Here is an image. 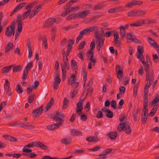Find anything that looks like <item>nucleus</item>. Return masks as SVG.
<instances>
[{
    "mask_svg": "<svg viewBox=\"0 0 159 159\" xmlns=\"http://www.w3.org/2000/svg\"><path fill=\"white\" fill-rule=\"evenodd\" d=\"M94 36L96 38L97 49L98 51H99L102 48L105 37L102 34H99V31H97L95 32Z\"/></svg>",
    "mask_w": 159,
    "mask_h": 159,
    "instance_id": "obj_1",
    "label": "nucleus"
},
{
    "mask_svg": "<svg viewBox=\"0 0 159 159\" xmlns=\"http://www.w3.org/2000/svg\"><path fill=\"white\" fill-rule=\"evenodd\" d=\"M156 22V20L155 19H141L135 23L130 24V25L131 27H139L145 24L150 25Z\"/></svg>",
    "mask_w": 159,
    "mask_h": 159,
    "instance_id": "obj_2",
    "label": "nucleus"
},
{
    "mask_svg": "<svg viewBox=\"0 0 159 159\" xmlns=\"http://www.w3.org/2000/svg\"><path fill=\"white\" fill-rule=\"evenodd\" d=\"M137 58L139 59L140 61L144 60V58L142 53L144 52V47L142 45H139L137 48Z\"/></svg>",
    "mask_w": 159,
    "mask_h": 159,
    "instance_id": "obj_3",
    "label": "nucleus"
},
{
    "mask_svg": "<svg viewBox=\"0 0 159 159\" xmlns=\"http://www.w3.org/2000/svg\"><path fill=\"white\" fill-rule=\"evenodd\" d=\"M42 108L43 105H42L33 111V116L34 118L39 117L42 114L43 111Z\"/></svg>",
    "mask_w": 159,
    "mask_h": 159,
    "instance_id": "obj_4",
    "label": "nucleus"
},
{
    "mask_svg": "<svg viewBox=\"0 0 159 159\" xmlns=\"http://www.w3.org/2000/svg\"><path fill=\"white\" fill-rule=\"evenodd\" d=\"M23 19L22 16L20 14H18L16 16V22L17 23V28L20 30L22 28V20Z\"/></svg>",
    "mask_w": 159,
    "mask_h": 159,
    "instance_id": "obj_5",
    "label": "nucleus"
},
{
    "mask_svg": "<svg viewBox=\"0 0 159 159\" xmlns=\"http://www.w3.org/2000/svg\"><path fill=\"white\" fill-rule=\"evenodd\" d=\"M123 68L120 65H117L116 67V70L117 71V76L120 80H121L122 78L123 75Z\"/></svg>",
    "mask_w": 159,
    "mask_h": 159,
    "instance_id": "obj_6",
    "label": "nucleus"
},
{
    "mask_svg": "<svg viewBox=\"0 0 159 159\" xmlns=\"http://www.w3.org/2000/svg\"><path fill=\"white\" fill-rule=\"evenodd\" d=\"M5 83L4 84V87L5 91L8 94L9 96H11V88H10V84L7 79L5 80Z\"/></svg>",
    "mask_w": 159,
    "mask_h": 159,
    "instance_id": "obj_7",
    "label": "nucleus"
},
{
    "mask_svg": "<svg viewBox=\"0 0 159 159\" xmlns=\"http://www.w3.org/2000/svg\"><path fill=\"white\" fill-rule=\"evenodd\" d=\"M114 44L116 47H120L121 46V42L120 40L118 34L117 33L114 34Z\"/></svg>",
    "mask_w": 159,
    "mask_h": 159,
    "instance_id": "obj_8",
    "label": "nucleus"
},
{
    "mask_svg": "<svg viewBox=\"0 0 159 159\" xmlns=\"http://www.w3.org/2000/svg\"><path fill=\"white\" fill-rule=\"evenodd\" d=\"M124 8L122 7H116L109 9L108 12L109 13H118L123 11Z\"/></svg>",
    "mask_w": 159,
    "mask_h": 159,
    "instance_id": "obj_9",
    "label": "nucleus"
},
{
    "mask_svg": "<svg viewBox=\"0 0 159 159\" xmlns=\"http://www.w3.org/2000/svg\"><path fill=\"white\" fill-rule=\"evenodd\" d=\"M55 21L56 19L55 18H50L48 19L44 24V27L45 28H48L49 26L52 25Z\"/></svg>",
    "mask_w": 159,
    "mask_h": 159,
    "instance_id": "obj_10",
    "label": "nucleus"
},
{
    "mask_svg": "<svg viewBox=\"0 0 159 159\" xmlns=\"http://www.w3.org/2000/svg\"><path fill=\"white\" fill-rule=\"evenodd\" d=\"M42 7V5L41 4L39 5L36 7L32 11L34 12L33 13L30 14L29 16V18L31 19L34 17L39 12V9L41 8Z\"/></svg>",
    "mask_w": 159,
    "mask_h": 159,
    "instance_id": "obj_11",
    "label": "nucleus"
},
{
    "mask_svg": "<svg viewBox=\"0 0 159 159\" xmlns=\"http://www.w3.org/2000/svg\"><path fill=\"white\" fill-rule=\"evenodd\" d=\"M90 13V11L89 10H86L82 12H79L77 13L78 18L85 17L88 15Z\"/></svg>",
    "mask_w": 159,
    "mask_h": 159,
    "instance_id": "obj_12",
    "label": "nucleus"
},
{
    "mask_svg": "<svg viewBox=\"0 0 159 159\" xmlns=\"http://www.w3.org/2000/svg\"><path fill=\"white\" fill-rule=\"evenodd\" d=\"M85 99V98H84L83 100H80V101L77 103L76 111L77 113H79L82 111L83 109V105L82 102L84 101Z\"/></svg>",
    "mask_w": 159,
    "mask_h": 159,
    "instance_id": "obj_13",
    "label": "nucleus"
},
{
    "mask_svg": "<svg viewBox=\"0 0 159 159\" xmlns=\"http://www.w3.org/2000/svg\"><path fill=\"white\" fill-rule=\"evenodd\" d=\"M146 72V80H149V79H153L154 71L152 70L151 73L149 72V69H144Z\"/></svg>",
    "mask_w": 159,
    "mask_h": 159,
    "instance_id": "obj_14",
    "label": "nucleus"
},
{
    "mask_svg": "<svg viewBox=\"0 0 159 159\" xmlns=\"http://www.w3.org/2000/svg\"><path fill=\"white\" fill-rule=\"evenodd\" d=\"M86 140L89 142H98L100 141L99 138L98 137L90 136L86 138Z\"/></svg>",
    "mask_w": 159,
    "mask_h": 159,
    "instance_id": "obj_15",
    "label": "nucleus"
},
{
    "mask_svg": "<svg viewBox=\"0 0 159 159\" xmlns=\"http://www.w3.org/2000/svg\"><path fill=\"white\" fill-rule=\"evenodd\" d=\"M70 132L71 135L72 136H80L82 135L81 132L75 129H72Z\"/></svg>",
    "mask_w": 159,
    "mask_h": 159,
    "instance_id": "obj_16",
    "label": "nucleus"
},
{
    "mask_svg": "<svg viewBox=\"0 0 159 159\" xmlns=\"http://www.w3.org/2000/svg\"><path fill=\"white\" fill-rule=\"evenodd\" d=\"M2 136L3 137L11 142H16L17 141V139L15 137L7 134L3 135Z\"/></svg>",
    "mask_w": 159,
    "mask_h": 159,
    "instance_id": "obj_17",
    "label": "nucleus"
},
{
    "mask_svg": "<svg viewBox=\"0 0 159 159\" xmlns=\"http://www.w3.org/2000/svg\"><path fill=\"white\" fill-rule=\"evenodd\" d=\"M20 127L29 129H34L35 128L34 126L33 125H30L29 123H28L25 124L24 123H22Z\"/></svg>",
    "mask_w": 159,
    "mask_h": 159,
    "instance_id": "obj_18",
    "label": "nucleus"
},
{
    "mask_svg": "<svg viewBox=\"0 0 159 159\" xmlns=\"http://www.w3.org/2000/svg\"><path fill=\"white\" fill-rule=\"evenodd\" d=\"M118 135L116 131L111 132L107 134L108 137L111 139H115Z\"/></svg>",
    "mask_w": 159,
    "mask_h": 159,
    "instance_id": "obj_19",
    "label": "nucleus"
},
{
    "mask_svg": "<svg viewBox=\"0 0 159 159\" xmlns=\"http://www.w3.org/2000/svg\"><path fill=\"white\" fill-rule=\"evenodd\" d=\"M137 17H141L146 15L147 13L146 10H142L138 9L136 10Z\"/></svg>",
    "mask_w": 159,
    "mask_h": 159,
    "instance_id": "obj_20",
    "label": "nucleus"
},
{
    "mask_svg": "<svg viewBox=\"0 0 159 159\" xmlns=\"http://www.w3.org/2000/svg\"><path fill=\"white\" fill-rule=\"evenodd\" d=\"M76 77L75 76V75L72 74L68 81V84L69 85L72 84L76 80Z\"/></svg>",
    "mask_w": 159,
    "mask_h": 159,
    "instance_id": "obj_21",
    "label": "nucleus"
},
{
    "mask_svg": "<svg viewBox=\"0 0 159 159\" xmlns=\"http://www.w3.org/2000/svg\"><path fill=\"white\" fill-rule=\"evenodd\" d=\"M85 91H86V97L88 94H89V95H91L93 93V89L91 88V86L87 85L84 93H85Z\"/></svg>",
    "mask_w": 159,
    "mask_h": 159,
    "instance_id": "obj_22",
    "label": "nucleus"
},
{
    "mask_svg": "<svg viewBox=\"0 0 159 159\" xmlns=\"http://www.w3.org/2000/svg\"><path fill=\"white\" fill-rule=\"evenodd\" d=\"M13 44L12 43H8L7 47L5 48V52H7L13 49Z\"/></svg>",
    "mask_w": 159,
    "mask_h": 159,
    "instance_id": "obj_23",
    "label": "nucleus"
},
{
    "mask_svg": "<svg viewBox=\"0 0 159 159\" xmlns=\"http://www.w3.org/2000/svg\"><path fill=\"white\" fill-rule=\"evenodd\" d=\"M123 129L126 134H131V128L129 125H127V122Z\"/></svg>",
    "mask_w": 159,
    "mask_h": 159,
    "instance_id": "obj_24",
    "label": "nucleus"
},
{
    "mask_svg": "<svg viewBox=\"0 0 159 159\" xmlns=\"http://www.w3.org/2000/svg\"><path fill=\"white\" fill-rule=\"evenodd\" d=\"M11 27L9 26L6 29L5 31V35L7 37H9L11 36Z\"/></svg>",
    "mask_w": 159,
    "mask_h": 159,
    "instance_id": "obj_25",
    "label": "nucleus"
},
{
    "mask_svg": "<svg viewBox=\"0 0 159 159\" xmlns=\"http://www.w3.org/2000/svg\"><path fill=\"white\" fill-rule=\"evenodd\" d=\"M148 41L149 43L153 47L155 48L157 45V42L154 41L152 39L148 37Z\"/></svg>",
    "mask_w": 159,
    "mask_h": 159,
    "instance_id": "obj_26",
    "label": "nucleus"
},
{
    "mask_svg": "<svg viewBox=\"0 0 159 159\" xmlns=\"http://www.w3.org/2000/svg\"><path fill=\"white\" fill-rule=\"evenodd\" d=\"M63 62L64 63V64L62 63L61 65H62L65 68H66L67 70H69L70 69V66L68 59L66 58V60H64Z\"/></svg>",
    "mask_w": 159,
    "mask_h": 159,
    "instance_id": "obj_27",
    "label": "nucleus"
},
{
    "mask_svg": "<svg viewBox=\"0 0 159 159\" xmlns=\"http://www.w3.org/2000/svg\"><path fill=\"white\" fill-rule=\"evenodd\" d=\"M126 39L127 40H131L133 42H136L137 41H138V40L136 38H133L132 35L129 33H127L126 35Z\"/></svg>",
    "mask_w": 159,
    "mask_h": 159,
    "instance_id": "obj_28",
    "label": "nucleus"
},
{
    "mask_svg": "<svg viewBox=\"0 0 159 159\" xmlns=\"http://www.w3.org/2000/svg\"><path fill=\"white\" fill-rule=\"evenodd\" d=\"M13 66L12 65L6 66L3 67L1 70V72L3 73H6L9 71Z\"/></svg>",
    "mask_w": 159,
    "mask_h": 159,
    "instance_id": "obj_29",
    "label": "nucleus"
},
{
    "mask_svg": "<svg viewBox=\"0 0 159 159\" xmlns=\"http://www.w3.org/2000/svg\"><path fill=\"white\" fill-rule=\"evenodd\" d=\"M140 109L139 108L137 109L136 111H135V110L133 111L132 113V116L133 117L134 120L135 121H136L137 120V115L138 113L139 112Z\"/></svg>",
    "mask_w": 159,
    "mask_h": 159,
    "instance_id": "obj_30",
    "label": "nucleus"
},
{
    "mask_svg": "<svg viewBox=\"0 0 159 159\" xmlns=\"http://www.w3.org/2000/svg\"><path fill=\"white\" fill-rule=\"evenodd\" d=\"M54 75L55 76V81L56 83H57L58 84H60L61 81V79L60 77V74L59 72H55Z\"/></svg>",
    "mask_w": 159,
    "mask_h": 159,
    "instance_id": "obj_31",
    "label": "nucleus"
},
{
    "mask_svg": "<svg viewBox=\"0 0 159 159\" xmlns=\"http://www.w3.org/2000/svg\"><path fill=\"white\" fill-rule=\"evenodd\" d=\"M85 33L83 30L81 31L80 33L79 36L77 37L76 43H78L79 42L80 40H81L83 37V36L85 34Z\"/></svg>",
    "mask_w": 159,
    "mask_h": 159,
    "instance_id": "obj_32",
    "label": "nucleus"
},
{
    "mask_svg": "<svg viewBox=\"0 0 159 159\" xmlns=\"http://www.w3.org/2000/svg\"><path fill=\"white\" fill-rule=\"evenodd\" d=\"M136 10H132L128 12L127 15L130 17H137Z\"/></svg>",
    "mask_w": 159,
    "mask_h": 159,
    "instance_id": "obj_33",
    "label": "nucleus"
},
{
    "mask_svg": "<svg viewBox=\"0 0 159 159\" xmlns=\"http://www.w3.org/2000/svg\"><path fill=\"white\" fill-rule=\"evenodd\" d=\"M61 69L62 71V79L63 80H64L66 77V69L62 65H61Z\"/></svg>",
    "mask_w": 159,
    "mask_h": 159,
    "instance_id": "obj_34",
    "label": "nucleus"
},
{
    "mask_svg": "<svg viewBox=\"0 0 159 159\" xmlns=\"http://www.w3.org/2000/svg\"><path fill=\"white\" fill-rule=\"evenodd\" d=\"M76 18H78V16L77 14H72L66 17V20H71L72 19H75Z\"/></svg>",
    "mask_w": 159,
    "mask_h": 159,
    "instance_id": "obj_35",
    "label": "nucleus"
},
{
    "mask_svg": "<svg viewBox=\"0 0 159 159\" xmlns=\"http://www.w3.org/2000/svg\"><path fill=\"white\" fill-rule=\"evenodd\" d=\"M149 80H146L148 81L147 83L146 84L144 88H146L148 89L150 87L151 85L152 84L153 81V79H149Z\"/></svg>",
    "mask_w": 159,
    "mask_h": 159,
    "instance_id": "obj_36",
    "label": "nucleus"
},
{
    "mask_svg": "<svg viewBox=\"0 0 159 159\" xmlns=\"http://www.w3.org/2000/svg\"><path fill=\"white\" fill-rule=\"evenodd\" d=\"M126 124V122L120 123L118 125L117 128L118 130L119 131H120L123 130L125 127V125Z\"/></svg>",
    "mask_w": 159,
    "mask_h": 159,
    "instance_id": "obj_37",
    "label": "nucleus"
},
{
    "mask_svg": "<svg viewBox=\"0 0 159 159\" xmlns=\"http://www.w3.org/2000/svg\"><path fill=\"white\" fill-rule=\"evenodd\" d=\"M103 7H104V6L101 4H96L93 7L94 10L97 11L98 10L102 9Z\"/></svg>",
    "mask_w": 159,
    "mask_h": 159,
    "instance_id": "obj_38",
    "label": "nucleus"
},
{
    "mask_svg": "<svg viewBox=\"0 0 159 159\" xmlns=\"http://www.w3.org/2000/svg\"><path fill=\"white\" fill-rule=\"evenodd\" d=\"M36 4V2H33L27 5L25 9L27 10V11H28V10L29 11L30 10H31V9L30 8L33 7Z\"/></svg>",
    "mask_w": 159,
    "mask_h": 159,
    "instance_id": "obj_39",
    "label": "nucleus"
},
{
    "mask_svg": "<svg viewBox=\"0 0 159 159\" xmlns=\"http://www.w3.org/2000/svg\"><path fill=\"white\" fill-rule=\"evenodd\" d=\"M140 61L142 62L143 64L144 65V69H149V66H152L150 64L148 63V62L145 61L144 60H141Z\"/></svg>",
    "mask_w": 159,
    "mask_h": 159,
    "instance_id": "obj_40",
    "label": "nucleus"
},
{
    "mask_svg": "<svg viewBox=\"0 0 159 159\" xmlns=\"http://www.w3.org/2000/svg\"><path fill=\"white\" fill-rule=\"evenodd\" d=\"M152 60L156 64L157 63L159 62V57L157 54L152 55Z\"/></svg>",
    "mask_w": 159,
    "mask_h": 159,
    "instance_id": "obj_41",
    "label": "nucleus"
},
{
    "mask_svg": "<svg viewBox=\"0 0 159 159\" xmlns=\"http://www.w3.org/2000/svg\"><path fill=\"white\" fill-rule=\"evenodd\" d=\"M112 151V149H107L106 150H104L103 151V154H100L99 155V156H106L108 154L110 153Z\"/></svg>",
    "mask_w": 159,
    "mask_h": 159,
    "instance_id": "obj_42",
    "label": "nucleus"
},
{
    "mask_svg": "<svg viewBox=\"0 0 159 159\" xmlns=\"http://www.w3.org/2000/svg\"><path fill=\"white\" fill-rule=\"evenodd\" d=\"M134 0H133L127 3L125 5V7L130 8L136 5L135 2H134Z\"/></svg>",
    "mask_w": 159,
    "mask_h": 159,
    "instance_id": "obj_43",
    "label": "nucleus"
},
{
    "mask_svg": "<svg viewBox=\"0 0 159 159\" xmlns=\"http://www.w3.org/2000/svg\"><path fill=\"white\" fill-rule=\"evenodd\" d=\"M22 70L21 67L20 65L15 66L13 67V72H18Z\"/></svg>",
    "mask_w": 159,
    "mask_h": 159,
    "instance_id": "obj_44",
    "label": "nucleus"
},
{
    "mask_svg": "<svg viewBox=\"0 0 159 159\" xmlns=\"http://www.w3.org/2000/svg\"><path fill=\"white\" fill-rule=\"evenodd\" d=\"M28 72V71L25 70H24L23 73L22 75V79L24 81L27 77Z\"/></svg>",
    "mask_w": 159,
    "mask_h": 159,
    "instance_id": "obj_45",
    "label": "nucleus"
},
{
    "mask_svg": "<svg viewBox=\"0 0 159 159\" xmlns=\"http://www.w3.org/2000/svg\"><path fill=\"white\" fill-rule=\"evenodd\" d=\"M148 96H143L144 108L147 107H148Z\"/></svg>",
    "mask_w": 159,
    "mask_h": 159,
    "instance_id": "obj_46",
    "label": "nucleus"
},
{
    "mask_svg": "<svg viewBox=\"0 0 159 159\" xmlns=\"http://www.w3.org/2000/svg\"><path fill=\"white\" fill-rule=\"evenodd\" d=\"M71 141V139H63L61 140L62 143L66 145L69 144Z\"/></svg>",
    "mask_w": 159,
    "mask_h": 159,
    "instance_id": "obj_47",
    "label": "nucleus"
},
{
    "mask_svg": "<svg viewBox=\"0 0 159 159\" xmlns=\"http://www.w3.org/2000/svg\"><path fill=\"white\" fill-rule=\"evenodd\" d=\"M26 3H27L26 2H23L20 3L18 4L15 8L17 10V11H18L19 9L23 7L26 4Z\"/></svg>",
    "mask_w": 159,
    "mask_h": 159,
    "instance_id": "obj_48",
    "label": "nucleus"
},
{
    "mask_svg": "<svg viewBox=\"0 0 159 159\" xmlns=\"http://www.w3.org/2000/svg\"><path fill=\"white\" fill-rule=\"evenodd\" d=\"M82 113H78V115L81 117V119L83 121H85L87 119V116L85 114H82Z\"/></svg>",
    "mask_w": 159,
    "mask_h": 159,
    "instance_id": "obj_49",
    "label": "nucleus"
},
{
    "mask_svg": "<svg viewBox=\"0 0 159 159\" xmlns=\"http://www.w3.org/2000/svg\"><path fill=\"white\" fill-rule=\"evenodd\" d=\"M35 94H31L29 96V97L28 99V102L30 103H31L33 102L34 100V97L35 96Z\"/></svg>",
    "mask_w": 159,
    "mask_h": 159,
    "instance_id": "obj_50",
    "label": "nucleus"
},
{
    "mask_svg": "<svg viewBox=\"0 0 159 159\" xmlns=\"http://www.w3.org/2000/svg\"><path fill=\"white\" fill-rule=\"evenodd\" d=\"M93 51H90V50L86 52V56L88 58H93L94 56V52H93Z\"/></svg>",
    "mask_w": 159,
    "mask_h": 159,
    "instance_id": "obj_51",
    "label": "nucleus"
},
{
    "mask_svg": "<svg viewBox=\"0 0 159 159\" xmlns=\"http://www.w3.org/2000/svg\"><path fill=\"white\" fill-rule=\"evenodd\" d=\"M39 148H40L41 149L44 150H48V148L47 146L45 145L43 143L40 142Z\"/></svg>",
    "mask_w": 159,
    "mask_h": 159,
    "instance_id": "obj_52",
    "label": "nucleus"
},
{
    "mask_svg": "<svg viewBox=\"0 0 159 159\" xmlns=\"http://www.w3.org/2000/svg\"><path fill=\"white\" fill-rule=\"evenodd\" d=\"M68 102H69L67 99L65 97L63 101V104L62 107L63 109H65L67 107V105L68 104Z\"/></svg>",
    "mask_w": 159,
    "mask_h": 159,
    "instance_id": "obj_53",
    "label": "nucleus"
},
{
    "mask_svg": "<svg viewBox=\"0 0 159 159\" xmlns=\"http://www.w3.org/2000/svg\"><path fill=\"white\" fill-rule=\"evenodd\" d=\"M120 33L121 39H123L125 36V31L122 29H120Z\"/></svg>",
    "mask_w": 159,
    "mask_h": 159,
    "instance_id": "obj_54",
    "label": "nucleus"
},
{
    "mask_svg": "<svg viewBox=\"0 0 159 159\" xmlns=\"http://www.w3.org/2000/svg\"><path fill=\"white\" fill-rule=\"evenodd\" d=\"M43 44L44 46L45 49L48 48V45L47 43V39L46 37L45 36H43Z\"/></svg>",
    "mask_w": 159,
    "mask_h": 159,
    "instance_id": "obj_55",
    "label": "nucleus"
},
{
    "mask_svg": "<svg viewBox=\"0 0 159 159\" xmlns=\"http://www.w3.org/2000/svg\"><path fill=\"white\" fill-rule=\"evenodd\" d=\"M31 11V10H30L29 11L28 10V11L24 12L23 14V19H25L28 17L29 16Z\"/></svg>",
    "mask_w": 159,
    "mask_h": 159,
    "instance_id": "obj_56",
    "label": "nucleus"
},
{
    "mask_svg": "<svg viewBox=\"0 0 159 159\" xmlns=\"http://www.w3.org/2000/svg\"><path fill=\"white\" fill-rule=\"evenodd\" d=\"M79 7L78 6L68 8L69 12H73L77 9H79Z\"/></svg>",
    "mask_w": 159,
    "mask_h": 159,
    "instance_id": "obj_57",
    "label": "nucleus"
},
{
    "mask_svg": "<svg viewBox=\"0 0 159 159\" xmlns=\"http://www.w3.org/2000/svg\"><path fill=\"white\" fill-rule=\"evenodd\" d=\"M159 101V95L156 96L152 101V104L154 105L157 103Z\"/></svg>",
    "mask_w": 159,
    "mask_h": 159,
    "instance_id": "obj_58",
    "label": "nucleus"
},
{
    "mask_svg": "<svg viewBox=\"0 0 159 159\" xmlns=\"http://www.w3.org/2000/svg\"><path fill=\"white\" fill-rule=\"evenodd\" d=\"M71 66L72 67L74 68V69H77V63L75 61V60H72L71 61Z\"/></svg>",
    "mask_w": 159,
    "mask_h": 159,
    "instance_id": "obj_59",
    "label": "nucleus"
},
{
    "mask_svg": "<svg viewBox=\"0 0 159 159\" xmlns=\"http://www.w3.org/2000/svg\"><path fill=\"white\" fill-rule=\"evenodd\" d=\"M22 29L20 30L18 29V28H17V29L16 31V33L15 35V40L17 39V38H18V36L20 34V33L22 32Z\"/></svg>",
    "mask_w": 159,
    "mask_h": 159,
    "instance_id": "obj_60",
    "label": "nucleus"
},
{
    "mask_svg": "<svg viewBox=\"0 0 159 159\" xmlns=\"http://www.w3.org/2000/svg\"><path fill=\"white\" fill-rule=\"evenodd\" d=\"M106 116L108 118H112L113 116V114L112 111L109 110L107 112Z\"/></svg>",
    "mask_w": 159,
    "mask_h": 159,
    "instance_id": "obj_61",
    "label": "nucleus"
},
{
    "mask_svg": "<svg viewBox=\"0 0 159 159\" xmlns=\"http://www.w3.org/2000/svg\"><path fill=\"white\" fill-rule=\"evenodd\" d=\"M95 47V40H94L92 41L90 44V49H89L90 50V51H93Z\"/></svg>",
    "mask_w": 159,
    "mask_h": 159,
    "instance_id": "obj_62",
    "label": "nucleus"
},
{
    "mask_svg": "<svg viewBox=\"0 0 159 159\" xmlns=\"http://www.w3.org/2000/svg\"><path fill=\"white\" fill-rule=\"evenodd\" d=\"M33 63L32 62H30L27 65L24 70H25L28 71L30 68H32L33 66Z\"/></svg>",
    "mask_w": 159,
    "mask_h": 159,
    "instance_id": "obj_63",
    "label": "nucleus"
},
{
    "mask_svg": "<svg viewBox=\"0 0 159 159\" xmlns=\"http://www.w3.org/2000/svg\"><path fill=\"white\" fill-rule=\"evenodd\" d=\"M111 107L114 109H117V103L114 100H112L111 102Z\"/></svg>",
    "mask_w": 159,
    "mask_h": 159,
    "instance_id": "obj_64",
    "label": "nucleus"
}]
</instances>
